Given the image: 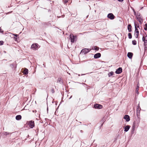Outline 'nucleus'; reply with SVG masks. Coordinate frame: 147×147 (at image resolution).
I'll list each match as a JSON object with an SVG mask.
<instances>
[{
  "instance_id": "nucleus-1",
  "label": "nucleus",
  "mask_w": 147,
  "mask_h": 147,
  "mask_svg": "<svg viewBox=\"0 0 147 147\" xmlns=\"http://www.w3.org/2000/svg\"><path fill=\"white\" fill-rule=\"evenodd\" d=\"M140 121V119L139 117H138L137 120H136L135 121H134L133 125V131L134 130V128L135 127H138Z\"/></svg>"
},
{
  "instance_id": "nucleus-2",
  "label": "nucleus",
  "mask_w": 147,
  "mask_h": 147,
  "mask_svg": "<svg viewBox=\"0 0 147 147\" xmlns=\"http://www.w3.org/2000/svg\"><path fill=\"white\" fill-rule=\"evenodd\" d=\"M142 40L144 41V50H146L147 49V37H142Z\"/></svg>"
},
{
  "instance_id": "nucleus-3",
  "label": "nucleus",
  "mask_w": 147,
  "mask_h": 147,
  "mask_svg": "<svg viewBox=\"0 0 147 147\" xmlns=\"http://www.w3.org/2000/svg\"><path fill=\"white\" fill-rule=\"evenodd\" d=\"M91 49H89L84 48L81 51V53H84V54H86L87 53H89Z\"/></svg>"
},
{
  "instance_id": "nucleus-4",
  "label": "nucleus",
  "mask_w": 147,
  "mask_h": 147,
  "mask_svg": "<svg viewBox=\"0 0 147 147\" xmlns=\"http://www.w3.org/2000/svg\"><path fill=\"white\" fill-rule=\"evenodd\" d=\"M38 45L37 43L33 44L31 46V48L33 50H36L38 48Z\"/></svg>"
},
{
  "instance_id": "nucleus-5",
  "label": "nucleus",
  "mask_w": 147,
  "mask_h": 147,
  "mask_svg": "<svg viewBox=\"0 0 147 147\" xmlns=\"http://www.w3.org/2000/svg\"><path fill=\"white\" fill-rule=\"evenodd\" d=\"M94 107L96 109H100L102 108V106L101 105L96 104L94 105Z\"/></svg>"
},
{
  "instance_id": "nucleus-6",
  "label": "nucleus",
  "mask_w": 147,
  "mask_h": 147,
  "mask_svg": "<svg viewBox=\"0 0 147 147\" xmlns=\"http://www.w3.org/2000/svg\"><path fill=\"white\" fill-rule=\"evenodd\" d=\"M14 35L16 37H17L18 35L16 34H13L9 32H8L5 34V36L7 37H12Z\"/></svg>"
},
{
  "instance_id": "nucleus-7",
  "label": "nucleus",
  "mask_w": 147,
  "mask_h": 147,
  "mask_svg": "<svg viewBox=\"0 0 147 147\" xmlns=\"http://www.w3.org/2000/svg\"><path fill=\"white\" fill-rule=\"evenodd\" d=\"M107 17L110 20H113L115 18V16L112 13H109L107 15Z\"/></svg>"
},
{
  "instance_id": "nucleus-8",
  "label": "nucleus",
  "mask_w": 147,
  "mask_h": 147,
  "mask_svg": "<svg viewBox=\"0 0 147 147\" xmlns=\"http://www.w3.org/2000/svg\"><path fill=\"white\" fill-rule=\"evenodd\" d=\"M77 37H69L68 39L69 40H70L71 42V44L73 43L74 42L76 41L77 39Z\"/></svg>"
},
{
  "instance_id": "nucleus-9",
  "label": "nucleus",
  "mask_w": 147,
  "mask_h": 147,
  "mask_svg": "<svg viewBox=\"0 0 147 147\" xmlns=\"http://www.w3.org/2000/svg\"><path fill=\"white\" fill-rule=\"evenodd\" d=\"M122 71V69L121 67H119L116 71L115 73L117 74H121Z\"/></svg>"
},
{
  "instance_id": "nucleus-10",
  "label": "nucleus",
  "mask_w": 147,
  "mask_h": 147,
  "mask_svg": "<svg viewBox=\"0 0 147 147\" xmlns=\"http://www.w3.org/2000/svg\"><path fill=\"white\" fill-rule=\"evenodd\" d=\"M137 20L139 21L140 24H142V22H143V19L142 16L136 18Z\"/></svg>"
},
{
  "instance_id": "nucleus-11",
  "label": "nucleus",
  "mask_w": 147,
  "mask_h": 147,
  "mask_svg": "<svg viewBox=\"0 0 147 147\" xmlns=\"http://www.w3.org/2000/svg\"><path fill=\"white\" fill-rule=\"evenodd\" d=\"M29 126L31 128H33L34 127V121H30L29 122Z\"/></svg>"
},
{
  "instance_id": "nucleus-12",
  "label": "nucleus",
  "mask_w": 147,
  "mask_h": 147,
  "mask_svg": "<svg viewBox=\"0 0 147 147\" xmlns=\"http://www.w3.org/2000/svg\"><path fill=\"white\" fill-rule=\"evenodd\" d=\"M100 57V53H98L94 55V59H96Z\"/></svg>"
},
{
  "instance_id": "nucleus-13",
  "label": "nucleus",
  "mask_w": 147,
  "mask_h": 147,
  "mask_svg": "<svg viewBox=\"0 0 147 147\" xmlns=\"http://www.w3.org/2000/svg\"><path fill=\"white\" fill-rule=\"evenodd\" d=\"M123 118L125 119L127 121H129L130 120V117L128 115H125L124 116Z\"/></svg>"
},
{
  "instance_id": "nucleus-14",
  "label": "nucleus",
  "mask_w": 147,
  "mask_h": 147,
  "mask_svg": "<svg viewBox=\"0 0 147 147\" xmlns=\"http://www.w3.org/2000/svg\"><path fill=\"white\" fill-rule=\"evenodd\" d=\"M134 35L136 37H138L139 35V32L138 29H135V31Z\"/></svg>"
},
{
  "instance_id": "nucleus-15",
  "label": "nucleus",
  "mask_w": 147,
  "mask_h": 147,
  "mask_svg": "<svg viewBox=\"0 0 147 147\" xmlns=\"http://www.w3.org/2000/svg\"><path fill=\"white\" fill-rule=\"evenodd\" d=\"M133 54L131 52H128L127 54V57L130 59L132 58Z\"/></svg>"
},
{
  "instance_id": "nucleus-16",
  "label": "nucleus",
  "mask_w": 147,
  "mask_h": 147,
  "mask_svg": "<svg viewBox=\"0 0 147 147\" xmlns=\"http://www.w3.org/2000/svg\"><path fill=\"white\" fill-rule=\"evenodd\" d=\"M130 126L129 125L125 126L124 127V131L125 132L127 131L129 129Z\"/></svg>"
},
{
  "instance_id": "nucleus-17",
  "label": "nucleus",
  "mask_w": 147,
  "mask_h": 147,
  "mask_svg": "<svg viewBox=\"0 0 147 147\" xmlns=\"http://www.w3.org/2000/svg\"><path fill=\"white\" fill-rule=\"evenodd\" d=\"M139 88V84L138 83L137 84V87H136V93L138 94H139V92H138Z\"/></svg>"
},
{
  "instance_id": "nucleus-18",
  "label": "nucleus",
  "mask_w": 147,
  "mask_h": 147,
  "mask_svg": "<svg viewBox=\"0 0 147 147\" xmlns=\"http://www.w3.org/2000/svg\"><path fill=\"white\" fill-rule=\"evenodd\" d=\"M22 118V116L20 115H17L16 117V120H19L21 119Z\"/></svg>"
},
{
  "instance_id": "nucleus-19",
  "label": "nucleus",
  "mask_w": 147,
  "mask_h": 147,
  "mask_svg": "<svg viewBox=\"0 0 147 147\" xmlns=\"http://www.w3.org/2000/svg\"><path fill=\"white\" fill-rule=\"evenodd\" d=\"M13 38V40H15L17 42H18L19 41V37H12Z\"/></svg>"
},
{
  "instance_id": "nucleus-20",
  "label": "nucleus",
  "mask_w": 147,
  "mask_h": 147,
  "mask_svg": "<svg viewBox=\"0 0 147 147\" xmlns=\"http://www.w3.org/2000/svg\"><path fill=\"white\" fill-rule=\"evenodd\" d=\"M57 82L60 83V84H63V81L61 80V78H59L57 80Z\"/></svg>"
},
{
  "instance_id": "nucleus-21",
  "label": "nucleus",
  "mask_w": 147,
  "mask_h": 147,
  "mask_svg": "<svg viewBox=\"0 0 147 147\" xmlns=\"http://www.w3.org/2000/svg\"><path fill=\"white\" fill-rule=\"evenodd\" d=\"M134 24L135 29H136V28L137 29V28H139V24L138 23H136L134 22Z\"/></svg>"
},
{
  "instance_id": "nucleus-22",
  "label": "nucleus",
  "mask_w": 147,
  "mask_h": 147,
  "mask_svg": "<svg viewBox=\"0 0 147 147\" xmlns=\"http://www.w3.org/2000/svg\"><path fill=\"white\" fill-rule=\"evenodd\" d=\"M23 73L25 75L27 74L28 73V70L26 68L23 71Z\"/></svg>"
},
{
  "instance_id": "nucleus-23",
  "label": "nucleus",
  "mask_w": 147,
  "mask_h": 147,
  "mask_svg": "<svg viewBox=\"0 0 147 147\" xmlns=\"http://www.w3.org/2000/svg\"><path fill=\"white\" fill-rule=\"evenodd\" d=\"M127 28L129 32L131 31V26L130 24L128 25Z\"/></svg>"
},
{
  "instance_id": "nucleus-24",
  "label": "nucleus",
  "mask_w": 147,
  "mask_h": 147,
  "mask_svg": "<svg viewBox=\"0 0 147 147\" xmlns=\"http://www.w3.org/2000/svg\"><path fill=\"white\" fill-rule=\"evenodd\" d=\"M114 73L113 71H111L109 72L108 74V76L109 77L112 76L114 75Z\"/></svg>"
},
{
  "instance_id": "nucleus-25",
  "label": "nucleus",
  "mask_w": 147,
  "mask_h": 147,
  "mask_svg": "<svg viewBox=\"0 0 147 147\" xmlns=\"http://www.w3.org/2000/svg\"><path fill=\"white\" fill-rule=\"evenodd\" d=\"M9 134V133L8 132H3V134L5 135H7Z\"/></svg>"
},
{
  "instance_id": "nucleus-26",
  "label": "nucleus",
  "mask_w": 147,
  "mask_h": 147,
  "mask_svg": "<svg viewBox=\"0 0 147 147\" xmlns=\"http://www.w3.org/2000/svg\"><path fill=\"white\" fill-rule=\"evenodd\" d=\"M141 16H142L139 13H136V18H137Z\"/></svg>"
},
{
  "instance_id": "nucleus-27",
  "label": "nucleus",
  "mask_w": 147,
  "mask_h": 147,
  "mask_svg": "<svg viewBox=\"0 0 147 147\" xmlns=\"http://www.w3.org/2000/svg\"><path fill=\"white\" fill-rule=\"evenodd\" d=\"M99 49V48L97 47H94L92 48V49H94L97 51H98Z\"/></svg>"
},
{
  "instance_id": "nucleus-28",
  "label": "nucleus",
  "mask_w": 147,
  "mask_h": 147,
  "mask_svg": "<svg viewBox=\"0 0 147 147\" xmlns=\"http://www.w3.org/2000/svg\"><path fill=\"white\" fill-rule=\"evenodd\" d=\"M144 29L145 30H147V24H145L144 27Z\"/></svg>"
},
{
  "instance_id": "nucleus-29",
  "label": "nucleus",
  "mask_w": 147,
  "mask_h": 147,
  "mask_svg": "<svg viewBox=\"0 0 147 147\" xmlns=\"http://www.w3.org/2000/svg\"><path fill=\"white\" fill-rule=\"evenodd\" d=\"M132 44L134 45H135L136 44V41L135 40H133L132 41Z\"/></svg>"
},
{
  "instance_id": "nucleus-30",
  "label": "nucleus",
  "mask_w": 147,
  "mask_h": 147,
  "mask_svg": "<svg viewBox=\"0 0 147 147\" xmlns=\"http://www.w3.org/2000/svg\"><path fill=\"white\" fill-rule=\"evenodd\" d=\"M3 42L2 41H0V45H3Z\"/></svg>"
},
{
  "instance_id": "nucleus-31",
  "label": "nucleus",
  "mask_w": 147,
  "mask_h": 147,
  "mask_svg": "<svg viewBox=\"0 0 147 147\" xmlns=\"http://www.w3.org/2000/svg\"><path fill=\"white\" fill-rule=\"evenodd\" d=\"M137 115L138 116V113H139V114H140V110H139V111H138V108H137Z\"/></svg>"
},
{
  "instance_id": "nucleus-32",
  "label": "nucleus",
  "mask_w": 147,
  "mask_h": 147,
  "mask_svg": "<svg viewBox=\"0 0 147 147\" xmlns=\"http://www.w3.org/2000/svg\"><path fill=\"white\" fill-rule=\"evenodd\" d=\"M51 92L53 93H54L55 92V91L54 90L53 88H52L51 89Z\"/></svg>"
},
{
  "instance_id": "nucleus-33",
  "label": "nucleus",
  "mask_w": 147,
  "mask_h": 147,
  "mask_svg": "<svg viewBox=\"0 0 147 147\" xmlns=\"http://www.w3.org/2000/svg\"><path fill=\"white\" fill-rule=\"evenodd\" d=\"M0 32L3 33V31L2 30L1 28H0Z\"/></svg>"
},
{
  "instance_id": "nucleus-34",
  "label": "nucleus",
  "mask_w": 147,
  "mask_h": 147,
  "mask_svg": "<svg viewBox=\"0 0 147 147\" xmlns=\"http://www.w3.org/2000/svg\"><path fill=\"white\" fill-rule=\"evenodd\" d=\"M128 37H132L131 34L130 33H129L128 34Z\"/></svg>"
},
{
  "instance_id": "nucleus-35",
  "label": "nucleus",
  "mask_w": 147,
  "mask_h": 147,
  "mask_svg": "<svg viewBox=\"0 0 147 147\" xmlns=\"http://www.w3.org/2000/svg\"><path fill=\"white\" fill-rule=\"evenodd\" d=\"M63 1L64 2V3H67L68 2V1L67 0H64V1Z\"/></svg>"
},
{
  "instance_id": "nucleus-36",
  "label": "nucleus",
  "mask_w": 147,
  "mask_h": 147,
  "mask_svg": "<svg viewBox=\"0 0 147 147\" xmlns=\"http://www.w3.org/2000/svg\"><path fill=\"white\" fill-rule=\"evenodd\" d=\"M105 119H104V118H103L102 120V122H103V123L104 122V121H105Z\"/></svg>"
},
{
  "instance_id": "nucleus-37",
  "label": "nucleus",
  "mask_w": 147,
  "mask_h": 147,
  "mask_svg": "<svg viewBox=\"0 0 147 147\" xmlns=\"http://www.w3.org/2000/svg\"><path fill=\"white\" fill-rule=\"evenodd\" d=\"M70 37H76V36H73V35H71H71H70Z\"/></svg>"
},
{
  "instance_id": "nucleus-38",
  "label": "nucleus",
  "mask_w": 147,
  "mask_h": 147,
  "mask_svg": "<svg viewBox=\"0 0 147 147\" xmlns=\"http://www.w3.org/2000/svg\"><path fill=\"white\" fill-rule=\"evenodd\" d=\"M134 15H136V12H134Z\"/></svg>"
},
{
  "instance_id": "nucleus-39",
  "label": "nucleus",
  "mask_w": 147,
  "mask_h": 147,
  "mask_svg": "<svg viewBox=\"0 0 147 147\" xmlns=\"http://www.w3.org/2000/svg\"><path fill=\"white\" fill-rule=\"evenodd\" d=\"M6 60H6V59H3L2 60V61L3 62L4 61H6Z\"/></svg>"
},
{
  "instance_id": "nucleus-40",
  "label": "nucleus",
  "mask_w": 147,
  "mask_h": 147,
  "mask_svg": "<svg viewBox=\"0 0 147 147\" xmlns=\"http://www.w3.org/2000/svg\"><path fill=\"white\" fill-rule=\"evenodd\" d=\"M72 97V96H70V97L69 98V99H71V98Z\"/></svg>"
},
{
  "instance_id": "nucleus-41",
  "label": "nucleus",
  "mask_w": 147,
  "mask_h": 147,
  "mask_svg": "<svg viewBox=\"0 0 147 147\" xmlns=\"http://www.w3.org/2000/svg\"><path fill=\"white\" fill-rule=\"evenodd\" d=\"M85 74H81V76H82V75H85Z\"/></svg>"
},
{
  "instance_id": "nucleus-42",
  "label": "nucleus",
  "mask_w": 147,
  "mask_h": 147,
  "mask_svg": "<svg viewBox=\"0 0 147 147\" xmlns=\"http://www.w3.org/2000/svg\"><path fill=\"white\" fill-rule=\"evenodd\" d=\"M147 37V36H144H144H143V37Z\"/></svg>"
},
{
  "instance_id": "nucleus-43",
  "label": "nucleus",
  "mask_w": 147,
  "mask_h": 147,
  "mask_svg": "<svg viewBox=\"0 0 147 147\" xmlns=\"http://www.w3.org/2000/svg\"><path fill=\"white\" fill-rule=\"evenodd\" d=\"M133 11L134 12H136V11L134 9L133 10Z\"/></svg>"
},
{
  "instance_id": "nucleus-44",
  "label": "nucleus",
  "mask_w": 147,
  "mask_h": 147,
  "mask_svg": "<svg viewBox=\"0 0 147 147\" xmlns=\"http://www.w3.org/2000/svg\"><path fill=\"white\" fill-rule=\"evenodd\" d=\"M132 37H129V38L131 39Z\"/></svg>"
},
{
  "instance_id": "nucleus-45",
  "label": "nucleus",
  "mask_w": 147,
  "mask_h": 147,
  "mask_svg": "<svg viewBox=\"0 0 147 147\" xmlns=\"http://www.w3.org/2000/svg\"><path fill=\"white\" fill-rule=\"evenodd\" d=\"M102 125H103V123L101 125V126H102Z\"/></svg>"
},
{
  "instance_id": "nucleus-46",
  "label": "nucleus",
  "mask_w": 147,
  "mask_h": 147,
  "mask_svg": "<svg viewBox=\"0 0 147 147\" xmlns=\"http://www.w3.org/2000/svg\"><path fill=\"white\" fill-rule=\"evenodd\" d=\"M57 109L56 110V111H55V113H56V111H57Z\"/></svg>"
},
{
  "instance_id": "nucleus-47",
  "label": "nucleus",
  "mask_w": 147,
  "mask_h": 147,
  "mask_svg": "<svg viewBox=\"0 0 147 147\" xmlns=\"http://www.w3.org/2000/svg\"><path fill=\"white\" fill-rule=\"evenodd\" d=\"M47 111H48V108H47Z\"/></svg>"
},
{
  "instance_id": "nucleus-48",
  "label": "nucleus",
  "mask_w": 147,
  "mask_h": 147,
  "mask_svg": "<svg viewBox=\"0 0 147 147\" xmlns=\"http://www.w3.org/2000/svg\"><path fill=\"white\" fill-rule=\"evenodd\" d=\"M78 76H80V74H78Z\"/></svg>"
},
{
  "instance_id": "nucleus-49",
  "label": "nucleus",
  "mask_w": 147,
  "mask_h": 147,
  "mask_svg": "<svg viewBox=\"0 0 147 147\" xmlns=\"http://www.w3.org/2000/svg\"><path fill=\"white\" fill-rule=\"evenodd\" d=\"M82 130H81V132H82Z\"/></svg>"
}]
</instances>
